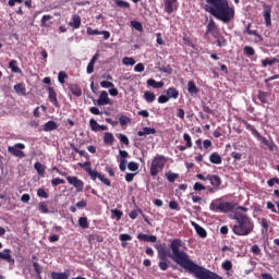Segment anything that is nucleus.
I'll list each match as a JSON object with an SVG mask.
<instances>
[{"mask_svg": "<svg viewBox=\"0 0 279 279\" xmlns=\"http://www.w3.org/2000/svg\"><path fill=\"white\" fill-rule=\"evenodd\" d=\"M206 12L222 23H230L234 20V8L228 0H206Z\"/></svg>", "mask_w": 279, "mask_h": 279, "instance_id": "nucleus-1", "label": "nucleus"}, {"mask_svg": "<svg viewBox=\"0 0 279 279\" xmlns=\"http://www.w3.org/2000/svg\"><path fill=\"white\" fill-rule=\"evenodd\" d=\"M235 225L232 228L236 236H250L254 232V221L245 214L236 211L234 214Z\"/></svg>", "mask_w": 279, "mask_h": 279, "instance_id": "nucleus-2", "label": "nucleus"}, {"mask_svg": "<svg viewBox=\"0 0 279 279\" xmlns=\"http://www.w3.org/2000/svg\"><path fill=\"white\" fill-rule=\"evenodd\" d=\"M168 159L165 157V155H156L150 163V175L153 178H156L158 173L162 172L165 169V165H167Z\"/></svg>", "mask_w": 279, "mask_h": 279, "instance_id": "nucleus-3", "label": "nucleus"}, {"mask_svg": "<svg viewBox=\"0 0 279 279\" xmlns=\"http://www.w3.org/2000/svg\"><path fill=\"white\" fill-rule=\"evenodd\" d=\"M52 171H56V173H59V175H62L63 178H66V181L69 184L74 186L78 193H82L84 191V181L80 180L77 177H66V172H62L58 167H53Z\"/></svg>", "mask_w": 279, "mask_h": 279, "instance_id": "nucleus-4", "label": "nucleus"}, {"mask_svg": "<svg viewBox=\"0 0 279 279\" xmlns=\"http://www.w3.org/2000/svg\"><path fill=\"white\" fill-rule=\"evenodd\" d=\"M243 125L245 126L246 130H248V132H252L253 136H255V138H258V141H260L263 143V145H266V147L271 143L269 142V140H267V137L260 135V133L258 132V130H256L252 124H250L247 121L242 120Z\"/></svg>", "mask_w": 279, "mask_h": 279, "instance_id": "nucleus-5", "label": "nucleus"}, {"mask_svg": "<svg viewBox=\"0 0 279 279\" xmlns=\"http://www.w3.org/2000/svg\"><path fill=\"white\" fill-rule=\"evenodd\" d=\"M23 149H25V144L23 143H16L13 146L8 147L9 154L15 158H25L27 156Z\"/></svg>", "mask_w": 279, "mask_h": 279, "instance_id": "nucleus-6", "label": "nucleus"}, {"mask_svg": "<svg viewBox=\"0 0 279 279\" xmlns=\"http://www.w3.org/2000/svg\"><path fill=\"white\" fill-rule=\"evenodd\" d=\"M0 260H5L9 265H14L15 260L14 257H12V250L4 248L0 252Z\"/></svg>", "mask_w": 279, "mask_h": 279, "instance_id": "nucleus-7", "label": "nucleus"}, {"mask_svg": "<svg viewBox=\"0 0 279 279\" xmlns=\"http://www.w3.org/2000/svg\"><path fill=\"white\" fill-rule=\"evenodd\" d=\"M48 99L54 106V108H60V102L58 101V95L56 94V89L53 87H48Z\"/></svg>", "mask_w": 279, "mask_h": 279, "instance_id": "nucleus-8", "label": "nucleus"}, {"mask_svg": "<svg viewBox=\"0 0 279 279\" xmlns=\"http://www.w3.org/2000/svg\"><path fill=\"white\" fill-rule=\"evenodd\" d=\"M100 180V182H102V184H105V186H111L112 183L110 182V179L106 178L105 174L100 173L99 171H95L94 172V177H90V180H93L95 182V180Z\"/></svg>", "mask_w": 279, "mask_h": 279, "instance_id": "nucleus-9", "label": "nucleus"}, {"mask_svg": "<svg viewBox=\"0 0 279 279\" xmlns=\"http://www.w3.org/2000/svg\"><path fill=\"white\" fill-rule=\"evenodd\" d=\"M112 106L110 102V97H108V92L102 90L97 99V106Z\"/></svg>", "mask_w": 279, "mask_h": 279, "instance_id": "nucleus-10", "label": "nucleus"}, {"mask_svg": "<svg viewBox=\"0 0 279 279\" xmlns=\"http://www.w3.org/2000/svg\"><path fill=\"white\" fill-rule=\"evenodd\" d=\"M165 12L172 14L174 10H178V0H163Z\"/></svg>", "mask_w": 279, "mask_h": 279, "instance_id": "nucleus-11", "label": "nucleus"}, {"mask_svg": "<svg viewBox=\"0 0 279 279\" xmlns=\"http://www.w3.org/2000/svg\"><path fill=\"white\" fill-rule=\"evenodd\" d=\"M263 16L267 27H269L271 25V5L264 4Z\"/></svg>", "mask_w": 279, "mask_h": 279, "instance_id": "nucleus-12", "label": "nucleus"}, {"mask_svg": "<svg viewBox=\"0 0 279 279\" xmlns=\"http://www.w3.org/2000/svg\"><path fill=\"white\" fill-rule=\"evenodd\" d=\"M89 128H90L92 132H106V130H108V128L106 125H101V124L97 123V120H95V119L89 120Z\"/></svg>", "mask_w": 279, "mask_h": 279, "instance_id": "nucleus-13", "label": "nucleus"}, {"mask_svg": "<svg viewBox=\"0 0 279 279\" xmlns=\"http://www.w3.org/2000/svg\"><path fill=\"white\" fill-rule=\"evenodd\" d=\"M137 239H138V241H143L144 243H158V238L156 235L138 233Z\"/></svg>", "mask_w": 279, "mask_h": 279, "instance_id": "nucleus-14", "label": "nucleus"}, {"mask_svg": "<svg viewBox=\"0 0 279 279\" xmlns=\"http://www.w3.org/2000/svg\"><path fill=\"white\" fill-rule=\"evenodd\" d=\"M191 226L194 227V230H195L196 234H198V236H201V239H206L208 236V232H206V229H204L197 222L192 221Z\"/></svg>", "mask_w": 279, "mask_h": 279, "instance_id": "nucleus-15", "label": "nucleus"}, {"mask_svg": "<svg viewBox=\"0 0 279 279\" xmlns=\"http://www.w3.org/2000/svg\"><path fill=\"white\" fill-rule=\"evenodd\" d=\"M71 277V270L66 269L63 272H50L51 279H69Z\"/></svg>", "mask_w": 279, "mask_h": 279, "instance_id": "nucleus-16", "label": "nucleus"}, {"mask_svg": "<svg viewBox=\"0 0 279 279\" xmlns=\"http://www.w3.org/2000/svg\"><path fill=\"white\" fill-rule=\"evenodd\" d=\"M208 181H210L211 186L219 189L221 186V178L217 174H207Z\"/></svg>", "mask_w": 279, "mask_h": 279, "instance_id": "nucleus-17", "label": "nucleus"}, {"mask_svg": "<svg viewBox=\"0 0 279 279\" xmlns=\"http://www.w3.org/2000/svg\"><path fill=\"white\" fill-rule=\"evenodd\" d=\"M78 167H81V169H84V171H86V173H88L89 178L94 177V173L97 170H93V168L90 167V161H85V162H78L77 163Z\"/></svg>", "mask_w": 279, "mask_h": 279, "instance_id": "nucleus-18", "label": "nucleus"}, {"mask_svg": "<svg viewBox=\"0 0 279 279\" xmlns=\"http://www.w3.org/2000/svg\"><path fill=\"white\" fill-rule=\"evenodd\" d=\"M187 93L192 97H195V95H197V93H199V88L197 87V85H195V81H189Z\"/></svg>", "mask_w": 279, "mask_h": 279, "instance_id": "nucleus-19", "label": "nucleus"}, {"mask_svg": "<svg viewBox=\"0 0 279 279\" xmlns=\"http://www.w3.org/2000/svg\"><path fill=\"white\" fill-rule=\"evenodd\" d=\"M69 90L74 95V97H82V87L77 84H70L68 86Z\"/></svg>", "mask_w": 279, "mask_h": 279, "instance_id": "nucleus-20", "label": "nucleus"}, {"mask_svg": "<svg viewBox=\"0 0 279 279\" xmlns=\"http://www.w3.org/2000/svg\"><path fill=\"white\" fill-rule=\"evenodd\" d=\"M274 64H279L278 58H266L262 60V66L265 69L267 66H274Z\"/></svg>", "mask_w": 279, "mask_h": 279, "instance_id": "nucleus-21", "label": "nucleus"}, {"mask_svg": "<svg viewBox=\"0 0 279 279\" xmlns=\"http://www.w3.org/2000/svg\"><path fill=\"white\" fill-rule=\"evenodd\" d=\"M234 205L230 202L220 203V213H232Z\"/></svg>", "mask_w": 279, "mask_h": 279, "instance_id": "nucleus-22", "label": "nucleus"}, {"mask_svg": "<svg viewBox=\"0 0 279 279\" xmlns=\"http://www.w3.org/2000/svg\"><path fill=\"white\" fill-rule=\"evenodd\" d=\"M70 27H73L74 29H80V25H82V19L80 15L74 14L72 16V22L69 23Z\"/></svg>", "mask_w": 279, "mask_h": 279, "instance_id": "nucleus-23", "label": "nucleus"}, {"mask_svg": "<svg viewBox=\"0 0 279 279\" xmlns=\"http://www.w3.org/2000/svg\"><path fill=\"white\" fill-rule=\"evenodd\" d=\"M98 58H99V54L96 53V54L90 59L89 63L87 64V73H88V75H90L92 73L95 72V62H97Z\"/></svg>", "mask_w": 279, "mask_h": 279, "instance_id": "nucleus-24", "label": "nucleus"}, {"mask_svg": "<svg viewBox=\"0 0 279 279\" xmlns=\"http://www.w3.org/2000/svg\"><path fill=\"white\" fill-rule=\"evenodd\" d=\"M58 129V123L56 121L50 120L44 124V132H53V130Z\"/></svg>", "mask_w": 279, "mask_h": 279, "instance_id": "nucleus-25", "label": "nucleus"}, {"mask_svg": "<svg viewBox=\"0 0 279 279\" xmlns=\"http://www.w3.org/2000/svg\"><path fill=\"white\" fill-rule=\"evenodd\" d=\"M166 93L169 99H178L180 97V92L175 87H169Z\"/></svg>", "mask_w": 279, "mask_h": 279, "instance_id": "nucleus-26", "label": "nucleus"}, {"mask_svg": "<svg viewBox=\"0 0 279 279\" xmlns=\"http://www.w3.org/2000/svg\"><path fill=\"white\" fill-rule=\"evenodd\" d=\"M209 161L211 165H221V155H219V153H211L209 156Z\"/></svg>", "mask_w": 279, "mask_h": 279, "instance_id": "nucleus-27", "label": "nucleus"}, {"mask_svg": "<svg viewBox=\"0 0 279 279\" xmlns=\"http://www.w3.org/2000/svg\"><path fill=\"white\" fill-rule=\"evenodd\" d=\"M149 134H156V129L145 126L143 128V131L137 132V136H149Z\"/></svg>", "mask_w": 279, "mask_h": 279, "instance_id": "nucleus-28", "label": "nucleus"}, {"mask_svg": "<svg viewBox=\"0 0 279 279\" xmlns=\"http://www.w3.org/2000/svg\"><path fill=\"white\" fill-rule=\"evenodd\" d=\"M169 259L168 257L159 258L158 267L161 271H167L169 269Z\"/></svg>", "mask_w": 279, "mask_h": 279, "instance_id": "nucleus-29", "label": "nucleus"}, {"mask_svg": "<svg viewBox=\"0 0 279 279\" xmlns=\"http://www.w3.org/2000/svg\"><path fill=\"white\" fill-rule=\"evenodd\" d=\"M147 86H150L151 88H162V86H165V82H162V81L157 82L154 78H148Z\"/></svg>", "mask_w": 279, "mask_h": 279, "instance_id": "nucleus-30", "label": "nucleus"}, {"mask_svg": "<svg viewBox=\"0 0 279 279\" xmlns=\"http://www.w3.org/2000/svg\"><path fill=\"white\" fill-rule=\"evenodd\" d=\"M13 89L15 90V93L17 95H22L23 97H25V95H27L25 85L23 83L14 85Z\"/></svg>", "mask_w": 279, "mask_h": 279, "instance_id": "nucleus-31", "label": "nucleus"}, {"mask_svg": "<svg viewBox=\"0 0 279 279\" xmlns=\"http://www.w3.org/2000/svg\"><path fill=\"white\" fill-rule=\"evenodd\" d=\"M270 94L267 92L258 90L257 99H259L260 104H267V99H269Z\"/></svg>", "mask_w": 279, "mask_h": 279, "instance_id": "nucleus-32", "label": "nucleus"}, {"mask_svg": "<svg viewBox=\"0 0 279 279\" xmlns=\"http://www.w3.org/2000/svg\"><path fill=\"white\" fill-rule=\"evenodd\" d=\"M9 69H11L12 73H22L21 68H19V61L16 60L9 62Z\"/></svg>", "mask_w": 279, "mask_h": 279, "instance_id": "nucleus-33", "label": "nucleus"}, {"mask_svg": "<svg viewBox=\"0 0 279 279\" xmlns=\"http://www.w3.org/2000/svg\"><path fill=\"white\" fill-rule=\"evenodd\" d=\"M104 143L105 145H112L114 143V135L110 132L105 133Z\"/></svg>", "mask_w": 279, "mask_h": 279, "instance_id": "nucleus-34", "label": "nucleus"}, {"mask_svg": "<svg viewBox=\"0 0 279 279\" xmlns=\"http://www.w3.org/2000/svg\"><path fill=\"white\" fill-rule=\"evenodd\" d=\"M144 99L147 101V104H153V101H156V94L151 92H145Z\"/></svg>", "mask_w": 279, "mask_h": 279, "instance_id": "nucleus-35", "label": "nucleus"}, {"mask_svg": "<svg viewBox=\"0 0 279 279\" xmlns=\"http://www.w3.org/2000/svg\"><path fill=\"white\" fill-rule=\"evenodd\" d=\"M34 169L37 171V173H38V175H45V169H46V167L45 166H43V163H40V162H35L34 163Z\"/></svg>", "mask_w": 279, "mask_h": 279, "instance_id": "nucleus-36", "label": "nucleus"}, {"mask_svg": "<svg viewBox=\"0 0 279 279\" xmlns=\"http://www.w3.org/2000/svg\"><path fill=\"white\" fill-rule=\"evenodd\" d=\"M78 226L80 228H82L83 230H88L89 225H88V218L86 217H81L78 219Z\"/></svg>", "mask_w": 279, "mask_h": 279, "instance_id": "nucleus-37", "label": "nucleus"}, {"mask_svg": "<svg viewBox=\"0 0 279 279\" xmlns=\"http://www.w3.org/2000/svg\"><path fill=\"white\" fill-rule=\"evenodd\" d=\"M70 147L75 151V154H78L83 158H88V153H86V150H80L75 144H71Z\"/></svg>", "mask_w": 279, "mask_h": 279, "instance_id": "nucleus-38", "label": "nucleus"}, {"mask_svg": "<svg viewBox=\"0 0 279 279\" xmlns=\"http://www.w3.org/2000/svg\"><path fill=\"white\" fill-rule=\"evenodd\" d=\"M122 64L125 66H134L136 64V61L132 57H124L122 59Z\"/></svg>", "mask_w": 279, "mask_h": 279, "instance_id": "nucleus-39", "label": "nucleus"}, {"mask_svg": "<svg viewBox=\"0 0 279 279\" xmlns=\"http://www.w3.org/2000/svg\"><path fill=\"white\" fill-rule=\"evenodd\" d=\"M244 56H247L248 58L252 56H256V50L252 48V46H245L243 48Z\"/></svg>", "mask_w": 279, "mask_h": 279, "instance_id": "nucleus-40", "label": "nucleus"}, {"mask_svg": "<svg viewBox=\"0 0 279 279\" xmlns=\"http://www.w3.org/2000/svg\"><path fill=\"white\" fill-rule=\"evenodd\" d=\"M111 217L117 219V221H121V217H123V211L120 209H111Z\"/></svg>", "mask_w": 279, "mask_h": 279, "instance_id": "nucleus-41", "label": "nucleus"}, {"mask_svg": "<svg viewBox=\"0 0 279 279\" xmlns=\"http://www.w3.org/2000/svg\"><path fill=\"white\" fill-rule=\"evenodd\" d=\"M51 19H53V16H51V15H44L43 17H41V25H43V27H49V25H51Z\"/></svg>", "mask_w": 279, "mask_h": 279, "instance_id": "nucleus-42", "label": "nucleus"}, {"mask_svg": "<svg viewBox=\"0 0 279 279\" xmlns=\"http://www.w3.org/2000/svg\"><path fill=\"white\" fill-rule=\"evenodd\" d=\"M259 225L262 226V228L267 232L269 230V226L271 223V221L267 220V218H262L258 219Z\"/></svg>", "mask_w": 279, "mask_h": 279, "instance_id": "nucleus-43", "label": "nucleus"}, {"mask_svg": "<svg viewBox=\"0 0 279 279\" xmlns=\"http://www.w3.org/2000/svg\"><path fill=\"white\" fill-rule=\"evenodd\" d=\"M117 8H124L126 10H130V2L124 1V0H116L114 1Z\"/></svg>", "mask_w": 279, "mask_h": 279, "instance_id": "nucleus-44", "label": "nucleus"}, {"mask_svg": "<svg viewBox=\"0 0 279 279\" xmlns=\"http://www.w3.org/2000/svg\"><path fill=\"white\" fill-rule=\"evenodd\" d=\"M138 214L145 217V214H143V209H134L129 214L130 219H136L138 217Z\"/></svg>", "mask_w": 279, "mask_h": 279, "instance_id": "nucleus-45", "label": "nucleus"}, {"mask_svg": "<svg viewBox=\"0 0 279 279\" xmlns=\"http://www.w3.org/2000/svg\"><path fill=\"white\" fill-rule=\"evenodd\" d=\"M65 80H69V74H66V72L61 71L58 74V82H60L61 84H65Z\"/></svg>", "mask_w": 279, "mask_h": 279, "instance_id": "nucleus-46", "label": "nucleus"}, {"mask_svg": "<svg viewBox=\"0 0 279 279\" xmlns=\"http://www.w3.org/2000/svg\"><path fill=\"white\" fill-rule=\"evenodd\" d=\"M38 210H39V213L47 215L49 213V206L47 205L46 202H41V203H39Z\"/></svg>", "mask_w": 279, "mask_h": 279, "instance_id": "nucleus-47", "label": "nucleus"}, {"mask_svg": "<svg viewBox=\"0 0 279 279\" xmlns=\"http://www.w3.org/2000/svg\"><path fill=\"white\" fill-rule=\"evenodd\" d=\"M183 141H185L187 149H191V147H193V140L191 138V135H189V133L183 134Z\"/></svg>", "mask_w": 279, "mask_h": 279, "instance_id": "nucleus-48", "label": "nucleus"}, {"mask_svg": "<svg viewBox=\"0 0 279 279\" xmlns=\"http://www.w3.org/2000/svg\"><path fill=\"white\" fill-rule=\"evenodd\" d=\"M183 43L186 47L195 49V41L191 37H183Z\"/></svg>", "mask_w": 279, "mask_h": 279, "instance_id": "nucleus-49", "label": "nucleus"}, {"mask_svg": "<svg viewBox=\"0 0 279 279\" xmlns=\"http://www.w3.org/2000/svg\"><path fill=\"white\" fill-rule=\"evenodd\" d=\"M209 208L213 210V213H221V203L217 204L213 202L210 203Z\"/></svg>", "mask_w": 279, "mask_h": 279, "instance_id": "nucleus-50", "label": "nucleus"}, {"mask_svg": "<svg viewBox=\"0 0 279 279\" xmlns=\"http://www.w3.org/2000/svg\"><path fill=\"white\" fill-rule=\"evenodd\" d=\"M216 45L217 47H226L228 45V41L226 40V38H223V36H218Z\"/></svg>", "mask_w": 279, "mask_h": 279, "instance_id": "nucleus-51", "label": "nucleus"}, {"mask_svg": "<svg viewBox=\"0 0 279 279\" xmlns=\"http://www.w3.org/2000/svg\"><path fill=\"white\" fill-rule=\"evenodd\" d=\"M131 25L136 32H143V24L138 21H132Z\"/></svg>", "mask_w": 279, "mask_h": 279, "instance_id": "nucleus-52", "label": "nucleus"}, {"mask_svg": "<svg viewBox=\"0 0 279 279\" xmlns=\"http://www.w3.org/2000/svg\"><path fill=\"white\" fill-rule=\"evenodd\" d=\"M166 178L168 180V182H175V179L179 178L178 173H173V172H168L166 173Z\"/></svg>", "mask_w": 279, "mask_h": 279, "instance_id": "nucleus-53", "label": "nucleus"}, {"mask_svg": "<svg viewBox=\"0 0 279 279\" xmlns=\"http://www.w3.org/2000/svg\"><path fill=\"white\" fill-rule=\"evenodd\" d=\"M33 267L35 269V274L40 277V274H43V266H40L38 262H33Z\"/></svg>", "mask_w": 279, "mask_h": 279, "instance_id": "nucleus-54", "label": "nucleus"}, {"mask_svg": "<svg viewBox=\"0 0 279 279\" xmlns=\"http://www.w3.org/2000/svg\"><path fill=\"white\" fill-rule=\"evenodd\" d=\"M251 252H252V254H254L255 256H260V254H262L260 246H258V244H254V245L251 247Z\"/></svg>", "mask_w": 279, "mask_h": 279, "instance_id": "nucleus-55", "label": "nucleus"}, {"mask_svg": "<svg viewBox=\"0 0 279 279\" xmlns=\"http://www.w3.org/2000/svg\"><path fill=\"white\" fill-rule=\"evenodd\" d=\"M129 171H138V163L136 161H130L128 163Z\"/></svg>", "mask_w": 279, "mask_h": 279, "instance_id": "nucleus-56", "label": "nucleus"}, {"mask_svg": "<svg viewBox=\"0 0 279 279\" xmlns=\"http://www.w3.org/2000/svg\"><path fill=\"white\" fill-rule=\"evenodd\" d=\"M119 141L120 143H123V145H130V138H128V136L123 133H120Z\"/></svg>", "mask_w": 279, "mask_h": 279, "instance_id": "nucleus-57", "label": "nucleus"}, {"mask_svg": "<svg viewBox=\"0 0 279 279\" xmlns=\"http://www.w3.org/2000/svg\"><path fill=\"white\" fill-rule=\"evenodd\" d=\"M130 121H132L130 118H128V116H121L119 118V123L120 125H128V123H130Z\"/></svg>", "mask_w": 279, "mask_h": 279, "instance_id": "nucleus-58", "label": "nucleus"}, {"mask_svg": "<svg viewBox=\"0 0 279 279\" xmlns=\"http://www.w3.org/2000/svg\"><path fill=\"white\" fill-rule=\"evenodd\" d=\"M222 269H225V271H230L232 269V262L230 259L223 262Z\"/></svg>", "mask_w": 279, "mask_h": 279, "instance_id": "nucleus-59", "label": "nucleus"}, {"mask_svg": "<svg viewBox=\"0 0 279 279\" xmlns=\"http://www.w3.org/2000/svg\"><path fill=\"white\" fill-rule=\"evenodd\" d=\"M101 88H114V83L109 81H102L100 82Z\"/></svg>", "mask_w": 279, "mask_h": 279, "instance_id": "nucleus-60", "label": "nucleus"}, {"mask_svg": "<svg viewBox=\"0 0 279 279\" xmlns=\"http://www.w3.org/2000/svg\"><path fill=\"white\" fill-rule=\"evenodd\" d=\"M203 112H206V114H215V111L205 102L202 105Z\"/></svg>", "mask_w": 279, "mask_h": 279, "instance_id": "nucleus-61", "label": "nucleus"}, {"mask_svg": "<svg viewBox=\"0 0 279 279\" xmlns=\"http://www.w3.org/2000/svg\"><path fill=\"white\" fill-rule=\"evenodd\" d=\"M120 161L128 160L130 154L126 150L119 149Z\"/></svg>", "mask_w": 279, "mask_h": 279, "instance_id": "nucleus-62", "label": "nucleus"}, {"mask_svg": "<svg viewBox=\"0 0 279 279\" xmlns=\"http://www.w3.org/2000/svg\"><path fill=\"white\" fill-rule=\"evenodd\" d=\"M52 186H59V184H64V180L60 178H56L51 180Z\"/></svg>", "mask_w": 279, "mask_h": 279, "instance_id": "nucleus-63", "label": "nucleus"}, {"mask_svg": "<svg viewBox=\"0 0 279 279\" xmlns=\"http://www.w3.org/2000/svg\"><path fill=\"white\" fill-rule=\"evenodd\" d=\"M193 189H194V191H206V187L204 186V184H202L199 182L194 183Z\"/></svg>", "mask_w": 279, "mask_h": 279, "instance_id": "nucleus-64", "label": "nucleus"}]
</instances>
